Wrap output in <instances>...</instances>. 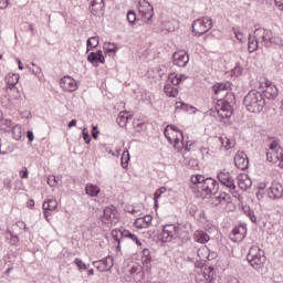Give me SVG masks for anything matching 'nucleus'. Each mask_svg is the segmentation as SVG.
Wrapping results in <instances>:
<instances>
[{
    "mask_svg": "<svg viewBox=\"0 0 283 283\" xmlns=\"http://www.w3.org/2000/svg\"><path fill=\"white\" fill-rule=\"evenodd\" d=\"M174 65L177 67H187V63H189V54L186 51H177L172 54Z\"/></svg>",
    "mask_w": 283,
    "mask_h": 283,
    "instance_id": "15",
    "label": "nucleus"
},
{
    "mask_svg": "<svg viewBox=\"0 0 283 283\" xmlns=\"http://www.w3.org/2000/svg\"><path fill=\"white\" fill-rule=\"evenodd\" d=\"M233 33L235 35V39H238V41L242 42L244 41V33L240 32V29L233 28Z\"/></svg>",
    "mask_w": 283,
    "mask_h": 283,
    "instance_id": "54",
    "label": "nucleus"
},
{
    "mask_svg": "<svg viewBox=\"0 0 283 283\" xmlns=\"http://www.w3.org/2000/svg\"><path fill=\"white\" fill-rule=\"evenodd\" d=\"M178 226L177 224H166L163 227L161 239L163 242H171L178 238Z\"/></svg>",
    "mask_w": 283,
    "mask_h": 283,
    "instance_id": "12",
    "label": "nucleus"
},
{
    "mask_svg": "<svg viewBox=\"0 0 283 283\" xmlns=\"http://www.w3.org/2000/svg\"><path fill=\"white\" fill-rule=\"evenodd\" d=\"M127 21L130 25H136V21H138V18L136 17L135 10H129L127 12Z\"/></svg>",
    "mask_w": 283,
    "mask_h": 283,
    "instance_id": "47",
    "label": "nucleus"
},
{
    "mask_svg": "<svg viewBox=\"0 0 283 283\" xmlns=\"http://www.w3.org/2000/svg\"><path fill=\"white\" fill-rule=\"evenodd\" d=\"M258 48H260V40L255 38V35L253 38H251V35H249L248 38V51L250 54H253V52H255V50H258Z\"/></svg>",
    "mask_w": 283,
    "mask_h": 283,
    "instance_id": "29",
    "label": "nucleus"
},
{
    "mask_svg": "<svg viewBox=\"0 0 283 283\" xmlns=\"http://www.w3.org/2000/svg\"><path fill=\"white\" fill-rule=\"evenodd\" d=\"M247 238V226L239 224V227L234 228L230 233L231 242H242Z\"/></svg>",
    "mask_w": 283,
    "mask_h": 283,
    "instance_id": "16",
    "label": "nucleus"
},
{
    "mask_svg": "<svg viewBox=\"0 0 283 283\" xmlns=\"http://www.w3.org/2000/svg\"><path fill=\"white\" fill-rule=\"evenodd\" d=\"M0 129L1 132H10L12 129V120L10 119H0Z\"/></svg>",
    "mask_w": 283,
    "mask_h": 283,
    "instance_id": "43",
    "label": "nucleus"
},
{
    "mask_svg": "<svg viewBox=\"0 0 283 283\" xmlns=\"http://www.w3.org/2000/svg\"><path fill=\"white\" fill-rule=\"evenodd\" d=\"M12 136L14 140H25V129L19 124L12 127Z\"/></svg>",
    "mask_w": 283,
    "mask_h": 283,
    "instance_id": "25",
    "label": "nucleus"
},
{
    "mask_svg": "<svg viewBox=\"0 0 283 283\" xmlns=\"http://www.w3.org/2000/svg\"><path fill=\"white\" fill-rule=\"evenodd\" d=\"M74 264L80 271H87V264L83 263V260H81L80 258H76L74 260Z\"/></svg>",
    "mask_w": 283,
    "mask_h": 283,
    "instance_id": "50",
    "label": "nucleus"
},
{
    "mask_svg": "<svg viewBox=\"0 0 283 283\" xmlns=\"http://www.w3.org/2000/svg\"><path fill=\"white\" fill-rule=\"evenodd\" d=\"M280 150H268L266 159L269 163H279L280 160Z\"/></svg>",
    "mask_w": 283,
    "mask_h": 283,
    "instance_id": "39",
    "label": "nucleus"
},
{
    "mask_svg": "<svg viewBox=\"0 0 283 283\" xmlns=\"http://www.w3.org/2000/svg\"><path fill=\"white\" fill-rule=\"evenodd\" d=\"M122 238H128V240H132V242H135L137 247H143V242L140 239H138V235L132 233L129 230H120L119 231Z\"/></svg>",
    "mask_w": 283,
    "mask_h": 283,
    "instance_id": "27",
    "label": "nucleus"
},
{
    "mask_svg": "<svg viewBox=\"0 0 283 283\" xmlns=\"http://www.w3.org/2000/svg\"><path fill=\"white\" fill-rule=\"evenodd\" d=\"M86 45L87 52H90V50H94V48H98V36L88 38L86 41Z\"/></svg>",
    "mask_w": 283,
    "mask_h": 283,
    "instance_id": "42",
    "label": "nucleus"
},
{
    "mask_svg": "<svg viewBox=\"0 0 283 283\" xmlns=\"http://www.w3.org/2000/svg\"><path fill=\"white\" fill-rule=\"evenodd\" d=\"M280 147V142L277 139H273L269 146L268 151H279L277 148Z\"/></svg>",
    "mask_w": 283,
    "mask_h": 283,
    "instance_id": "53",
    "label": "nucleus"
},
{
    "mask_svg": "<svg viewBox=\"0 0 283 283\" xmlns=\"http://www.w3.org/2000/svg\"><path fill=\"white\" fill-rule=\"evenodd\" d=\"M231 103H235L234 94H228L227 97L217 98L214 109L221 120L231 118V116H233V106H231Z\"/></svg>",
    "mask_w": 283,
    "mask_h": 283,
    "instance_id": "4",
    "label": "nucleus"
},
{
    "mask_svg": "<svg viewBox=\"0 0 283 283\" xmlns=\"http://www.w3.org/2000/svg\"><path fill=\"white\" fill-rule=\"evenodd\" d=\"M128 273H129V275L133 276V280L136 283L143 282V280H145V268H143V265L134 264L128 270Z\"/></svg>",
    "mask_w": 283,
    "mask_h": 283,
    "instance_id": "18",
    "label": "nucleus"
},
{
    "mask_svg": "<svg viewBox=\"0 0 283 283\" xmlns=\"http://www.w3.org/2000/svg\"><path fill=\"white\" fill-rule=\"evenodd\" d=\"M197 255L198 258H200V260H213V256L209 255V248L207 247H203V248H200L198 251H197Z\"/></svg>",
    "mask_w": 283,
    "mask_h": 283,
    "instance_id": "40",
    "label": "nucleus"
},
{
    "mask_svg": "<svg viewBox=\"0 0 283 283\" xmlns=\"http://www.w3.org/2000/svg\"><path fill=\"white\" fill-rule=\"evenodd\" d=\"M211 205L213 207H220V205H222V201L220 199V195L219 196H212L211 197Z\"/></svg>",
    "mask_w": 283,
    "mask_h": 283,
    "instance_id": "55",
    "label": "nucleus"
},
{
    "mask_svg": "<svg viewBox=\"0 0 283 283\" xmlns=\"http://www.w3.org/2000/svg\"><path fill=\"white\" fill-rule=\"evenodd\" d=\"M166 129H171L176 134L174 138V147L177 151H182L185 149V134L182 130L178 129L175 125H168Z\"/></svg>",
    "mask_w": 283,
    "mask_h": 283,
    "instance_id": "11",
    "label": "nucleus"
},
{
    "mask_svg": "<svg viewBox=\"0 0 283 283\" xmlns=\"http://www.w3.org/2000/svg\"><path fill=\"white\" fill-rule=\"evenodd\" d=\"M211 28H213V20L209 17H203L192 22V32L196 36L207 34Z\"/></svg>",
    "mask_w": 283,
    "mask_h": 283,
    "instance_id": "5",
    "label": "nucleus"
},
{
    "mask_svg": "<svg viewBox=\"0 0 283 283\" xmlns=\"http://www.w3.org/2000/svg\"><path fill=\"white\" fill-rule=\"evenodd\" d=\"M88 63H92L95 67H98V63H105V56L103 55V51L97 50L96 52H91L87 56Z\"/></svg>",
    "mask_w": 283,
    "mask_h": 283,
    "instance_id": "21",
    "label": "nucleus"
},
{
    "mask_svg": "<svg viewBox=\"0 0 283 283\" xmlns=\"http://www.w3.org/2000/svg\"><path fill=\"white\" fill-rule=\"evenodd\" d=\"M29 171H28V167H23L22 170H20V178H24L28 179L29 178Z\"/></svg>",
    "mask_w": 283,
    "mask_h": 283,
    "instance_id": "62",
    "label": "nucleus"
},
{
    "mask_svg": "<svg viewBox=\"0 0 283 283\" xmlns=\"http://www.w3.org/2000/svg\"><path fill=\"white\" fill-rule=\"evenodd\" d=\"M219 198L221 200V205H229V202H231V196H229L227 192H221Z\"/></svg>",
    "mask_w": 283,
    "mask_h": 283,
    "instance_id": "49",
    "label": "nucleus"
},
{
    "mask_svg": "<svg viewBox=\"0 0 283 283\" xmlns=\"http://www.w3.org/2000/svg\"><path fill=\"white\" fill-rule=\"evenodd\" d=\"M254 39H258L263 48H282L283 40L273 35V31L264 28L254 30Z\"/></svg>",
    "mask_w": 283,
    "mask_h": 283,
    "instance_id": "3",
    "label": "nucleus"
},
{
    "mask_svg": "<svg viewBox=\"0 0 283 283\" xmlns=\"http://www.w3.org/2000/svg\"><path fill=\"white\" fill-rule=\"evenodd\" d=\"M164 136H166L167 140L172 145L174 138H171V135L169 134V128H165Z\"/></svg>",
    "mask_w": 283,
    "mask_h": 283,
    "instance_id": "63",
    "label": "nucleus"
},
{
    "mask_svg": "<svg viewBox=\"0 0 283 283\" xmlns=\"http://www.w3.org/2000/svg\"><path fill=\"white\" fill-rule=\"evenodd\" d=\"M13 149L10 146V143L8 142H0V154L2 156H8V154H12Z\"/></svg>",
    "mask_w": 283,
    "mask_h": 283,
    "instance_id": "41",
    "label": "nucleus"
},
{
    "mask_svg": "<svg viewBox=\"0 0 283 283\" xmlns=\"http://www.w3.org/2000/svg\"><path fill=\"white\" fill-rule=\"evenodd\" d=\"M88 10L93 17L105 12V0H92Z\"/></svg>",
    "mask_w": 283,
    "mask_h": 283,
    "instance_id": "19",
    "label": "nucleus"
},
{
    "mask_svg": "<svg viewBox=\"0 0 283 283\" xmlns=\"http://www.w3.org/2000/svg\"><path fill=\"white\" fill-rule=\"evenodd\" d=\"M276 8L283 11V0H274Z\"/></svg>",
    "mask_w": 283,
    "mask_h": 283,
    "instance_id": "64",
    "label": "nucleus"
},
{
    "mask_svg": "<svg viewBox=\"0 0 283 283\" xmlns=\"http://www.w3.org/2000/svg\"><path fill=\"white\" fill-rule=\"evenodd\" d=\"M139 13L145 19V23L149 25L154 19V7L147 0H139Z\"/></svg>",
    "mask_w": 283,
    "mask_h": 283,
    "instance_id": "8",
    "label": "nucleus"
},
{
    "mask_svg": "<svg viewBox=\"0 0 283 283\" xmlns=\"http://www.w3.org/2000/svg\"><path fill=\"white\" fill-rule=\"evenodd\" d=\"M161 30H165L166 32H175L176 27L174 25V21H165L161 24Z\"/></svg>",
    "mask_w": 283,
    "mask_h": 283,
    "instance_id": "46",
    "label": "nucleus"
},
{
    "mask_svg": "<svg viewBox=\"0 0 283 283\" xmlns=\"http://www.w3.org/2000/svg\"><path fill=\"white\" fill-rule=\"evenodd\" d=\"M142 219L147 224V227H151V220H154V218L151 216L147 214V216L142 217Z\"/></svg>",
    "mask_w": 283,
    "mask_h": 283,
    "instance_id": "61",
    "label": "nucleus"
},
{
    "mask_svg": "<svg viewBox=\"0 0 283 283\" xmlns=\"http://www.w3.org/2000/svg\"><path fill=\"white\" fill-rule=\"evenodd\" d=\"M187 76L182 74H176V73H170L168 75V81L171 83V85H180L182 81H186Z\"/></svg>",
    "mask_w": 283,
    "mask_h": 283,
    "instance_id": "30",
    "label": "nucleus"
},
{
    "mask_svg": "<svg viewBox=\"0 0 283 283\" xmlns=\"http://www.w3.org/2000/svg\"><path fill=\"white\" fill-rule=\"evenodd\" d=\"M259 92H262L263 98L265 99L275 101L277 98V86L269 81L265 82V87L263 86V90Z\"/></svg>",
    "mask_w": 283,
    "mask_h": 283,
    "instance_id": "14",
    "label": "nucleus"
},
{
    "mask_svg": "<svg viewBox=\"0 0 283 283\" xmlns=\"http://www.w3.org/2000/svg\"><path fill=\"white\" fill-rule=\"evenodd\" d=\"M4 81L8 87H14L19 83V74L9 73L6 75Z\"/></svg>",
    "mask_w": 283,
    "mask_h": 283,
    "instance_id": "34",
    "label": "nucleus"
},
{
    "mask_svg": "<svg viewBox=\"0 0 283 283\" xmlns=\"http://www.w3.org/2000/svg\"><path fill=\"white\" fill-rule=\"evenodd\" d=\"M48 185L50 187H56V185H59V178H56L55 176L49 177Z\"/></svg>",
    "mask_w": 283,
    "mask_h": 283,
    "instance_id": "57",
    "label": "nucleus"
},
{
    "mask_svg": "<svg viewBox=\"0 0 283 283\" xmlns=\"http://www.w3.org/2000/svg\"><path fill=\"white\" fill-rule=\"evenodd\" d=\"M269 196L270 198H282L283 196L282 185L275 184L272 187H270Z\"/></svg>",
    "mask_w": 283,
    "mask_h": 283,
    "instance_id": "28",
    "label": "nucleus"
},
{
    "mask_svg": "<svg viewBox=\"0 0 283 283\" xmlns=\"http://www.w3.org/2000/svg\"><path fill=\"white\" fill-rule=\"evenodd\" d=\"M247 216L250 218L251 222L258 224V218L255 217V212L253 210L249 209Z\"/></svg>",
    "mask_w": 283,
    "mask_h": 283,
    "instance_id": "56",
    "label": "nucleus"
},
{
    "mask_svg": "<svg viewBox=\"0 0 283 283\" xmlns=\"http://www.w3.org/2000/svg\"><path fill=\"white\" fill-rule=\"evenodd\" d=\"M244 72V69L240 63H237L234 69H233V75L234 76H242V73Z\"/></svg>",
    "mask_w": 283,
    "mask_h": 283,
    "instance_id": "51",
    "label": "nucleus"
},
{
    "mask_svg": "<svg viewBox=\"0 0 283 283\" xmlns=\"http://www.w3.org/2000/svg\"><path fill=\"white\" fill-rule=\"evenodd\" d=\"M3 187L4 189H7L8 191H12V180L10 178H6L3 180Z\"/></svg>",
    "mask_w": 283,
    "mask_h": 283,
    "instance_id": "58",
    "label": "nucleus"
},
{
    "mask_svg": "<svg viewBox=\"0 0 283 283\" xmlns=\"http://www.w3.org/2000/svg\"><path fill=\"white\" fill-rule=\"evenodd\" d=\"M185 229H187V224H185L184 228H180V226H178L179 231L177 238H179L181 242H189V240H191V233H189V231Z\"/></svg>",
    "mask_w": 283,
    "mask_h": 283,
    "instance_id": "31",
    "label": "nucleus"
},
{
    "mask_svg": "<svg viewBox=\"0 0 283 283\" xmlns=\"http://www.w3.org/2000/svg\"><path fill=\"white\" fill-rule=\"evenodd\" d=\"M213 92L216 94L218 98V96H220V98H227L228 94H233V84H231V82H219L216 83L213 86Z\"/></svg>",
    "mask_w": 283,
    "mask_h": 283,
    "instance_id": "7",
    "label": "nucleus"
},
{
    "mask_svg": "<svg viewBox=\"0 0 283 283\" xmlns=\"http://www.w3.org/2000/svg\"><path fill=\"white\" fill-rule=\"evenodd\" d=\"M60 86L63 88L64 92H76L78 90V84L76 83V80H74L72 76H64L60 81Z\"/></svg>",
    "mask_w": 283,
    "mask_h": 283,
    "instance_id": "13",
    "label": "nucleus"
},
{
    "mask_svg": "<svg viewBox=\"0 0 283 283\" xmlns=\"http://www.w3.org/2000/svg\"><path fill=\"white\" fill-rule=\"evenodd\" d=\"M6 241L10 247H19V242H21V239L19 238V234L14 233V231L7 229L4 232Z\"/></svg>",
    "mask_w": 283,
    "mask_h": 283,
    "instance_id": "22",
    "label": "nucleus"
},
{
    "mask_svg": "<svg viewBox=\"0 0 283 283\" xmlns=\"http://www.w3.org/2000/svg\"><path fill=\"white\" fill-rule=\"evenodd\" d=\"M164 92L169 98H176V96H178V88H176L174 84H166L164 86Z\"/></svg>",
    "mask_w": 283,
    "mask_h": 283,
    "instance_id": "37",
    "label": "nucleus"
},
{
    "mask_svg": "<svg viewBox=\"0 0 283 283\" xmlns=\"http://www.w3.org/2000/svg\"><path fill=\"white\" fill-rule=\"evenodd\" d=\"M134 227L136 229H149V227L147 226V223L145 222L144 219H142V217L137 218L134 222Z\"/></svg>",
    "mask_w": 283,
    "mask_h": 283,
    "instance_id": "48",
    "label": "nucleus"
},
{
    "mask_svg": "<svg viewBox=\"0 0 283 283\" xmlns=\"http://www.w3.org/2000/svg\"><path fill=\"white\" fill-rule=\"evenodd\" d=\"M102 222L105 227L112 228L118 224V210L114 206L106 207L102 217Z\"/></svg>",
    "mask_w": 283,
    "mask_h": 283,
    "instance_id": "6",
    "label": "nucleus"
},
{
    "mask_svg": "<svg viewBox=\"0 0 283 283\" xmlns=\"http://www.w3.org/2000/svg\"><path fill=\"white\" fill-rule=\"evenodd\" d=\"M129 118H132V115H127V113L120 112L116 118V123L120 127H127V120H129Z\"/></svg>",
    "mask_w": 283,
    "mask_h": 283,
    "instance_id": "36",
    "label": "nucleus"
},
{
    "mask_svg": "<svg viewBox=\"0 0 283 283\" xmlns=\"http://www.w3.org/2000/svg\"><path fill=\"white\" fill-rule=\"evenodd\" d=\"M56 207H59L56 199H48L42 205L43 211H56Z\"/></svg>",
    "mask_w": 283,
    "mask_h": 283,
    "instance_id": "33",
    "label": "nucleus"
},
{
    "mask_svg": "<svg viewBox=\"0 0 283 283\" xmlns=\"http://www.w3.org/2000/svg\"><path fill=\"white\" fill-rule=\"evenodd\" d=\"M85 191L87 196H91V198H96L98 193H101V188L93 184H87L85 187Z\"/></svg>",
    "mask_w": 283,
    "mask_h": 283,
    "instance_id": "32",
    "label": "nucleus"
},
{
    "mask_svg": "<svg viewBox=\"0 0 283 283\" xmlns=\"http://www.w3.org/2000/svg\"><path fill=\"white\" fill-rule=\"evenodd\" d=\"M107 52H112L113 54H116V52H118V46H116L115 43H108Z\"/></svg>",
    "mask_w": 283,
    "mask_h": 283,
    "instance_id": "60",
    "label": "nucleus"
},
{
    "mask_svg": "<svg viewBox=\"0 0 283 283\" xmlns=\"http://www.w3.org/2000/svg\"><path fill=\"white\" fill-rule=\"evenodd\" d=\"M253 185V181L251 180V177L249 175H241L239 177V187L242 189V191H247V189H251Z\"/></svg>",
    "mask_w": 283,
    "mask_h": 283,
    "instance_id": "24",
    "label": "nucleus"
},
{
    "mask_svg": "<svg viewBox=\"0 0 283 283\" xmlns=\"http://www.w3.org/2000/svg\"><path fill=\"white\" fill-rule=\"evenodd\" d=\"M248 262L252 266V269H254V271H262L266 262V256H264V253H263V254H260L259 256L248 259Z\"/></svg>",
    "mask_w": 283,
    "mask_h": 283,
    "instance_id": "20",
    "label": "nucleus"
},
{
    "mask_svg": "<svg viewBox=\"0 0 283 283\" xmlns=\"http://www.w3.org/2000/svg\"><path fill=\"white\" fill-rule=\"evenodd\" d=\"M234 165L237 169H241V171L249 169V157L247 156V153L238 151L234 156Z\"/></svg>",
    "mask_w": 283,
    "mask_h": 283,
    "instance_id": "17",
    "label": "nucleus"
},
{
    "mask_svg": "<svg viewBox=\"0 0 283 283\" xmlns=\"http://www.w3.org/2000/svg\"><path fill=\"white\" fill-rule=\"evenodd\" d=\"M142 268L147 275H151V256H142Z\"/></svg>",
    "mask_w": 283,
    "mask_h": 283,
    "instance_id": "38",
    "label": "nucleus"
},
{
    "mask_svg": "<svg viewBox=\"0 0 283 283\" xmlns=\"http://www.w3.org/2000/svg\"><path fill=\"white\" fill-rule=\"evenodd\" d=\"M203 280H206L207 283H213L216 282V270L213 266H208L203 270L202 274Z\"/></svg>",
    "mask_w": 283,
    "mask_h": 283,
    "instance_id": "26",
    "label": "nucleus"
},
{
    "mask_svg": "<svg viewBox=\"0 0 283 283\" xmlns=\"http://www.w3.org/2000/svg\"><path fill=\"white\" fill-rule=\"evenodd\" d=\"M93 266L99 271V273H108L114 269V258L106 256L104 259L93 261Z\"/></svg>",
    "mask_w": 283,
    "mask_h": 283,
    "instance_id": "10",
    "label": "nucleus"
},
{
    "mask_svg": "<svg viewBox=\"0 0 283 283\" xmlns=\"http://www.w3.org/2000/svg\"><path fill=\"white\" fill-rule=\"evenodd\" d=\"M122 230H113L112 235L118 242L117 249H120V239H118V233H120Z\"/></svg>",
    "mask_w": 283,
    "mask_h": 283,
    "instance_id": "59",
    "label": "nucleus"
},
{
    "mask_svg": "<svg viewBox=\"0 0 283 283\" xmlns=\"http://www.w3.org/2000/svg\"><path fill=\"white\" fill-rule=\"evenodd\" d=\"M193 240L199 244H207V242L211 240V237H209V234L205 232V230H196L193 233Z\"/></svg>",
    "mask_w": 283,
    "mask_h": 283,
    "instance_id": "23",
    "label": "nucleus"
},
{
    "mask_svg": "<svg viewBox=\"0 0 283 283\" xmlns=\"http://www.w3.org/2000/svg\"><path fill=\"white\" fill-rule=\"evenodd\" d=\"M129 150H124L122 154V167L123 169H127V167H129Z\"/></svg>",
    "mask_w": 283,
    "mask_h": 283,
    "instance_id": "45",
    "label": "nucleus"
},
{
    "mask_svg": "<svg viewBox=\"0 0 283 283\" xmlns=\"http://www.w3.org/2000/svg\"><path fill=\"white\" fill-rule=\"evenodd\" d=\"M243 105L247 112L260 114L266 107V99L262 91L252 90L244 96Z\"/></svg>",
    "mask_w": 283,
    "mask_h": 283,
    "instance_id": "1",
    "label": "nucleus"
},
{
    "mask_svg": "<svg viewBox=\"0 0 283 283\" xmlns=\"http://www.w3.org/2000/svg\"><path fill=\"white\" fill-rule=\"evenodd\" d=\"M192 185L197 187L199 191H205L206 196L218 193L220 184L211 177H205V175H195L190 178Z\"/></svg>",
    "mask_w": 283,
    "mask_h": 283,
    "instance_id": "2",
    "label": "nucleus"
},
{
    "mask_svg": "<svg viewBox=\"0 0 283 283\" xmlns=\"http://www.w3.org/2000/svg\"><path fill=\"white\" fill-rule=\"evenodd\" d=\"M263 254H264V251H262V249H260V247L252 245L248 252L247 260H251L252 258H258Z\"/></svg>",
    "mask_w": 283,
    "mask_h": 283,
    "instance_id": "35",
    "label": "nucleus"
},
{
    "mask_svg": "<svg viewBox=\"0 0 283 283\" xmlns=\"http://www.w3.org/2000/svg\"><path fill=\"white\" fill-rule=\"evenodd\" d=\"M82 136L86 145H90V143H92V136H90V132L87 130V128H83Z\"/></svg>",
    "mask_w": 283,
    "mask_h": 283,
    "instance_id": "52",
    "label": "nucleus"
},
{
    "mask_svg": "<svg viewBox=\"0 0 283 283\" xmlns=\"http://www.w3.org/2000/svg\"><path fill=\"white\" fill-rule=\"evenodd\" d=\"M163 193H167V188L166 187H160L157 189L154 193V203L155 207H158V199L163 196Z\"/></svg>",
    "mask_w": 283,
    "mask_h": 283,
    "instance_id": "44",
    "label": "nucleus"
},
{
    "mask_svg": "<svg viewBox=\"0 0 283 283\" xmlns=\"http://www.w3.org/2000/svg\"><path fill=\"white\" fill-rule=\"evenodd\" d=\"M217 178L223 187L229 189V191H234L235 180L233 179V176H231V172L228 170H221L218 172Z\"/></svg>",
    "mask_w": 283,
    "mask_h": 283,
    "instance_id": "9",
    "label": "nucleus"
}]
</instances>
